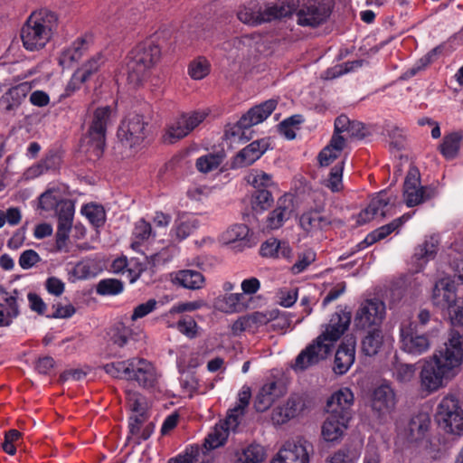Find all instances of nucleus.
I'll return each instance as SVG.
<instances>
[{"label": "nucleus", "instance_id": "obj_48", "mask_svg": "<svg viewBox=\"0 0 463 463\" xmlns=\"http://www.w3.org/2000/svg\"><path fill=\"white\" fill-rule=\"evenodd\" d=\"M238 19L244 24L258 25L266 23L264 11L253 12L251 9L243 7L237 14Z\"/></svg>", "mask_w": 463, "mask_h": 463}, {"label": "nucleus", "instance_id": "obj_42", "mask_svg": "<svg viewBox=\"0 0 463 463\" xmlns=\"http://www.w3.org/2000/svg\"><path fill=\"white\" fill-rule=\"evenodd\" d=\"M252 195L251 206L256 213L269 209L273 203V197L267 189H258Z\"/></svg>", "mask_w": 463, "mask_h": 463}, {"label": "nucleus", "instance_id": "obj_33", "mask_svg": "<svg viewBox=\"0 0 463 463\" xmlns=\"http://www.w3.org/2000/svg\"><path fill=\"white\" fill-rule=\"evenodd\" d=\"M133 364L134 358L121 362H112L104 364L103 370L106 372V373L114 378L130 381L131 376L133 375L131 374V367Z\"/></svg>", "mask_w": 463, "mask_h": 463}, {"label": "nucleus", "instance_id": "obj_26", "mask_svg": "<svg viewBox=\"0 0 463 463\" xmlns=\"http://www.w3.org/2000/svg\"><path fill=\"white\" fill-rule=\"evenodd\" d=\"M299 7V0H278L264 9L266 22L289 17Z\"/></svg>", "mask_w": 463, "mask_h": 463}, {"label": "nucleus", "instance_id": "obj_62", "mask_svg": "<svg viewBox=\"0 0 463 463\" xmlns=\"http://www.w3.org/2000/svg\"><path fill=\"white\" fill-rule=\"evenodd\" d=\"M316 259L313 251H307L298 256V260L292 266L293 273L298 274L305 270Z\"/></svg>", "mask_w": 463, "mask_h": 463}, {"label": "nucleus", "instance_id": "obj_21", "mask_svg": "<svg viewBox=\"0 0 463 463\" xmlns=\"http://www.w3.org/2000/svg\"><path fill=\"white\" fill-rule=\"evenodd\" d=\"M384 334L382 320H370L366 327V335L362 340V352L366 356L377 354L383 345Z\"/></svg>", "mask_w": 463, "mask_h": 463}, {"label": "nucleus", "instance_id": "obj_44", "mask_svg": "<svg viewBox=\"0 0 463 463\" xmlns=\"http://www.w3.org/2000/svg\"><path fill=\"white\" fill-rule=\"evenodd\" d=\"M438 241L433 237L425 241L423 244L419 245L414 252V258L417 260L429 261L435 258L437 254Z\"/></svg>", "mask_w": 463, "mask_h": 463}, {"label": "nucleus", "instance_id": "obj_54", "mask_svg": "<svg viewBox=\"0 0 463 463\" xmlns=\"http://www.w3.org/2000/svg\"><path fill=\"white\" fill-rule=\"evenodd\" d=\"M21 438V432L17 430H9L5 434V439L2 443V449L9 455H14L16 452L15 442Z\"/></svg>", "mask_w": 463, "mask_h": 463}, {"label": "nucleus", "instance_id": "obj_46", "mask_svg": "<svg viewBox=\"0 0 463 463\" xmlns=\"http://www.w3.org/2000/svg\"><path fill=\"white\" fill-rule=\"evenodd\" d=\"M72 221L61 220L58 219V227L56 232V243L55 248L57 251H61L65 250L67 246V241L69 239V234L71 230Z\"/></svg>", "mask_w": 463, "mask_h": 463}, {"label": "nucleus", "instance_id": "obj_2", "mask_svg": "<svg viewBox=\"0 0 463 463\" xmlns=\"http://www.w3.org/2000/svg\"><path fill=\"white\" fill-rule=\"evenodd\" d=\"M323 325L321 334L303 349L295 359L292 368L295 371H305L317 364L331 354L335 343L349 328L351 320H336Z\"/></svg>", "mask_w": 463, "mask_h": 463}, {"label": "nucleus", "instance_id": "obj_12", "mask_svg": "<svg viewBox=\"0 0 463 463\" xmlns=\"http://www.w3.org/2000/svg\"><path fill=\"white\" fill-rule=\"evenodd\" d=\"M313 447L303 438L287 441L271 463H308Z\"/></svg>", "mask_w": 463, "mask_h": 463}, {"label": "nucleus", "instance_id": "obj_30", "mask_svg": "<svg viewBox=\"0 0 463 463\" xmlns=\"http://www.w3.org/2000/svg\"><path fill=\"white\" fill-rule=\"evenodd\" d=\"M250 390L249 387H243L239 392L237 404L228 411L226 416V423L232 427H238L241 422V417L245 413V410L248 407L250 400Z\"/></svg>", "mask_w": 463, "mask_h": 463}, {"label": "nucleus", "instance_id": "obj_3", "mask_svg": "<svg viewBox=\"0 0 463 463\" xmlns=\"http://www.w3.org/2000/svg\"><path fill=\"white\" fill-rule=\"evenodd\" d=\"M57 26V15L49 10L33 13L21 29L24 48L35 51L43 48Z\"/></svg>", "mask_w": 463, "mask_h": 463}, {"label": "nucleus", "instance_id": "obj_55", "mask_svg": "<svg viewBox=\"0 0 463 463\" xmlns=\"http://www.w3.org/2000/svg\"><path fill=\"white\" fill-rule=\"evenodd\" d=\"M209 73V64L206 60L199 59L191 62L189 75L194 80H202Z\"/></svg>", "mask_w": 463, "mask_h": 463}, {"label": "nucleus", "instance_id": "obj_31", "mask_svg": "<svg viewBox=\"0 0 463 463\" xmlns=\"http://www.w3.org/2000/svg\"><path fill=\"white\" fill-rule=\"evenodd\" d=\"M385 304L379 298L364 300L358 308L354 318H383Z\"/></svg>", "mask_w": 463, "mask_h": 463}, {"label": "nucleus", "instance_id": "obj_15", "mask_svg": "<svg viewBox=\"0 0 463 463\" xmlns=\"http://www.w3.org/2000/svg\"><path fill=\"white\" fill-rule=\"evenodd\" d=\"M354 393L349 388H342L335 392L326 402V412L340 416L342 420L352 419Z\"/></svg>", "mask_w": 463, "mask_h": 463}, {"label": "nucleus", "instance_id": "obj_16", "mask_svg": "<svg viewBox=\"0 0 463 463\" xmlns=\"http://www.w3.org/2000/svg\"><path fill=\"white\" fill-rule=\"evenodd\" d=\"M430 426V415L426 412H419L410 419L402 431V436L408 443H418L425 439Z\"/></svg>", "mask_w": 463, "mask_h": 463}, {"label": "nucleus", "instance_id": "obj_11", "mask_svg": "<svg viewBox=\"0 0 463 463\" xmlns=\"http://www.w3.org/2000/svg\"><path fill=\"white\" fill-rule=\"evenodd\" d=\"M436 194L437 190L435 187L420 185V176L416 167L409 170L403 184V195L408 207L421 204L434 198Z\"/></svg>", "mask_w": 463, "mask_h": 463}, {"label": "nucleus", "instance_id": "obj_20", "mask_svg": "<svg viewBox=\"0 0 463 463\" xmlns=\"http://www.w3.org/2000/svg\"><path fill=\"white\" fill-rule=\"evenodd\" d=\"M395 404V393L390 385L382 384L374 389L371 406L379 418L390 413L394 409Z\"/></svg>", "mask_w": 463, "mask_h": 463}, {"label": "nucleus", "instance_id": "obj_49", "mask_svg": "<svg viewBox=\"0 0 463 463\" xmlns=\"http://www.w3.org/2000/svg\"><path fill=\"white\" fill-rule=\"evenodd\" d=\"M344 164V161H342L331 169L329 178L326 181V186L330 188L332 192H339L342 188Z\"/></svg>", "mask_w": 463, "mask_h": 463}, {"label": "nucleus", "instance_id": "obj_18", "mask_svg": "<svg viewBox=\"0 0 463 463\" xmlns=\"http://www.w3.org/2000/svg\"><path fill=\"white\" fill-rule=\"evenodd\" d=\"M285 393L286 387L281 382L269 381L263 384L258 392L254 401V408L257 411L263 412Z\"/></svg>", "mask_w": 463, "mask_h": 463}, {"label": "nucleus", "instance_id": "obj_64", "mask_svg": "<svg viewBox=\"0 0 463 463\" xmlns=\"http://www.w3.org/2000/svg\"><path fill=\"white\" fill-rule=\"evenodd\" d=\"M199 226L197 220H187L182 222L175 230V234L179 240L187 238Z\"/></svg>", "mask_w": 463, "mask_h": 463}, {"label": "nucleus", "instance_id": "obj_25", "mask_svg": "<svg viewBox=\"0 0 463 463\" xmlns=\"http://www.w3.org/2000/svg\"><path fill=\"white\" fill-rule=\"evenodd\" d=\"M301 409V399L292 395L288 397L285 404L273 410L271 420L274 424L282 425L296 417Z\"/></svg>", "mask_w": 463, "mask_h": 463}, {"label": "nucleus", "instance_id": "obj_4", "mask_svg": "<svg viewBox=\"0 0 463 463\" xmlns=\"http://www.w3.org/2000/svg\"><path fill=\"white\" fill-rule=\"evenodd\" d=\"M430 320H402L400 326L401 349L411 355L419 356L430 348V338L439 332L437 327L429 328Z\"/></svg>", "mask_w": 463, "mask_h": 463}, {"label": "nucleus", "instance_id": "obj_14", "mask_svg": "<svg viewBox=\"0 0 463 463\" xmlns=\"http://www.w3.org/2000/svg\"><path fill=\"white\" fill-rule=\"evenodd\" d=\"M331 14L326 4L308 3L297 12L298 24L301 26L317 27L326 21Z\"/></svg>", "mask_w": 463, "mask_h": 463}, {"label": "nucleus", "instance_id": "obj_39", "mask_svg": "<svg viewBox=\"0 0 463 463\" xmlns=\"http://www.w3.org/2000/svg\"><path fill=\"white\" fill-rule=\"evenodd\" d=\"M224 158V154L222 152L219 153H210L205 156L199 157L196 160V168L201 173H209L213 169H216L222 163Z\"/></svg>", "mask_w": 463, "mask_h": 463}, {"label": "nucleus", "instance_id": "obj_53", "mask_svg": "<svg viewBox=\"0 0 463 463\" xmlns=\"http://www.w3.org/2000/svg\"><path fill=\"white\" fill-rule=\"evenodd\" d=\"M269 143L267 139H259L252 141L244 147L246 152L251 156L252 161H257L269 148Z\"/></svg>", "mask_w": 463, "mask_h": 463}, {"label": "nucleus", "instance_id": "obj_61", "mask_svg": "<svg viewBox=\"0 0 463 463\" xmlns=\"http://www.w3.org/2000/svg\"><path fill=\"white\" fill-rule=\"evenodd\" d=\"M41 261L39 254L33 250H24L19 258V265L24 269H31L36 263Z\"/></svg>", "mask_w": 463, "mask_h": 463}, {"label": "nucleus", "instance_id": "obj_9", "mask_svg": "<svg viewBox=\"0 0 463 463\" xmlns=\"http://www.w3.org/2000/svg\"><path fill=\"white\" fill-rule=\"evenodd\" d=\"M277 105L278 100L271 99L254 106L236 124L226 127L225 137L229 138L238 137L240 139L244 135L243 129H249L252 126L264 121L274 111Z\"/></svg>", "mask_w": 463, "mask_h": 463}, {"label": "nucleus", "instance_id": "obj_63", "mask_svg": "<svg viewBox=\"0 0 463 463\" xmlns=\"http://www.w3.org/2000/svg\"><path fill=\"white\" fill-rule=\"evenodd\" d=\"M58 219L72 221L74 215V203L71 200H61L56 209Z\"/></svg>", "mask_w": 463, "mask_h": 463}, {"label": "nucleus", "instance_id": "obj_35", "mask_svg": "<svg viewBox=\"0 0 463 463\" xmlns=\"http://www.w3.org/2000/svg\"><path fill=\"white\" fill-rule=\"evenodd\" d=\"M102 62V55L99 53L96 54L74 72L72 81L86 82L92 74L99 71Z\"/></svg>", "mask_w": 463, "mask_h": 463}, {"label": "nucleus", "instance_id": "obj_43", "mask_svg": "<svg viewBox=\"0 0 463 463\" xmlns=\"http://www.w3.org/2000/svg\"><path fill=\"white\" fill-rule=\"evenodd\" d=\"M286 200L279 201L277 208H275L268 217L269 225L271 229H278L282 226L285 220L290 217L291 210L284 205Z\"/></svg>", "mask_w": 463, "mask_h": 463}, {"label": "nucleus", "instance_id": "obj_28", "mask_svg": "<svg viewBox=\"0 0 463 463\" xmlns=\"http://www.w3.org/2000/svg\"><path fill=\"white\" fill-rule=\"evenodd\" d=\"M332 222L329 217L321 215L319 209L304 213L299 218V224L306 232L326 229Z\"/></svg>", "mask_w": 463, "mask_h": 463}, {"label": "nucleus", "instance_id": "obj_1", "mask_svg": "<svg viewBox=\"0 0 463 463\" xmlns=\"http://www.w3.org/2000/svg\"><path fill=\"white\" fill-rule=\"evenodd\" d=\"M451 330L444 347L422 360L420 388L427 395L443 388L463 363V320H450Z\"/></svg>", "mask_w": 463, "mask_h": 463}, {"label": "nucleus", "instance_id": "obj_10", "mask_svg": "<svg viewBox=\"0 0 463 463\" xmlns=\"http://www.w3.org/2000/svg\"><path fill=\"white\" fill-rule=\"evenodd\" d=\"M148 121L140 114H128L118 129V137L130 147L139 146L149 133Z\"/></svg>", "mask_w": 463, "mask_h": 463}, {"label": "nucleus", "instance_id": "obj_36", "mask_svg": "<svg viewBox=\"0 0 463 463\" xmlns=\"http://www.w3.org/2000/svg\"><path fill=\"white\" fill-rule=\"evenodd\" d=\"M463 136L460 132H452L446 135L443 142L439 145L440 153L447 159H453L457 156Z\"/></svg>", "mask_w": 463, "mask_h": 463}, {"label": "nucleus", "instance_id": "obj_13", "mask_svg": "<svg viewBox=\"0 0 463 463\" xmlns=\"http://www.w3.org/2000/svg\"><path fill=\"white\" fill-rule=\"evenodd\" d=\"M136 320H118L107 332L109 340L119 347L128 341H138L143 337L142 328L135 324Z\"/></svg>", "mask_w": 463, "mask_h": 463}, {"label": "nucleus", "instance_id": "obj_40", "mask_svg": "<svg viewBox=\"0 0 463 463\" xmlns=\"http://www.w3.org/2000/svg\"><path fill=\"white\" fill-rule=\"evenodd\" d=\"M61 162V156L55 151H50L43 160L31 168V171L33 175H39L46 171L57 169L60 166Z\"/></svg>", "mask_w": 463, "mask_h": 463}, {"label": "nucleus", "instance_id": "obj_60", "mask_svg": "<svg viewBox=\"0 0 463 463\" xmlns=\"http://www.w3.org/2000/svg\"><path fill=\"white\" fill-rule=\"evenodd\" d=\"M60 201L61 200H59L55 195H53L52 191L47 190L39 197V207L44 211H51L54 208L57 209Z\"/></svg>", "mask_w": 463, "mask_h": 463}, {"label": "nucleus", "instance_id": "obj_32", "mask_svg": "<svg viewBox=\"0 0 463 463\" xmlns=\"http://www.w3.org/2000/svg\"><path fill=\"white\" fill-rule=\"evenodd\" d=\"M237 427H232L226 423V419L216 424L214 428L209 432L205 439L204 446L209 449H216L222 446L226 441L229 430H234Z\"/></svg>", "mask_w": 463, "mask_h": 463}, {"label": "nucleus", "instance_id": "obj_19", "mask_svg": "<svg viewBox=\"0 0 463 463\" xmlns=\"http://www.w3.org/2000/svg\"><path fill=\"white\" fill-rule=\"evenodd\" d=\"M356 341L354 336H346L338 346L334 361V372L336 374H345L354 364L355 359Z\"/></svg>", "mask_w": 463, "mask_h": 463}, {"label": "nucleus", "instance_id": "obj_7", "mask_svg": "<svg viewBox=\"0 0 463 463\" xmlns=\"http://www.w3.org/2000/svg\"><path fill=\"white\" fill-rule=\"evenodd\" d=\"M261 298L244 296V294H225L214 300L213 307L215 309L225 314H235L252 311L240 318H263L269 316V318H278L279 310L272 309L270 311H255L260 307Z\"/></svg>", "mask_w": 463, "mask_h": 463}, {"label": "nucleus", "instance_id": "obj_57", "mask_svg": "<svg viewBox=\"0 0 463 463\" xmlns=\"http://www.w3.org/2000/svg\"><path fill=\"white\" fill-rule=\"evenodd\" d=\"M205 115L200 112H193L191 114H182L181 123L185 124V131L187 134L192 132L200 123L203 121Z\"/></svg>", "mask_w": 463, "mask_h": 463}, {"label": "nucleus", "instance_id": "obj_29", "mask_svg": "<svg viewBox=\"0 0 463 463\" xmlns=\"http://www.w3.org/2000/svg\"><path fill=\"white\" fill-rule=\"evenodd\" d=\"M291 253L292 250L288 243L276 238H269L265 241L260 249V254L264 258H279L282 256L285 259H288Z\"/></svg>", "mask_w": 463, "mask_h": 463}, {"label": "nucleus", "instance_id": "obj_6", "mask_svg": "<svg viewBox=\"0 0 463 463\" xmlns=\"http://www.w3.org/2000/svg\"><path fill=\"white\" fill-rule=\"evenodd\" d=\"M160 57L161 49L153 41L137 44L128 56V80L134 85L141 83L146 71L160 60Z\"/></svg>", "mask_w": 463, "mask_h": 463}, {"label": "nucleus", "instance_id": "obj_59", "mask_svg": "<svg viewBox=\"0 0 463 463\" xmlns=\"http://www.w3.org/2000/svg\"><path fill=\"white\" fill-rule=\"evenodd\" d=\"M409 218H410V214H404L402 217H399V218L393 220L390 223L376 229V232L378 233V238H380L381 240L384 239L389 234H391L392 232H394L399 227H401Z\"/></svg>", "mask_w": 463, "mask_h": 463}, {"label": "nucleus", "instance_id": "obj_34", "mask_svg": "<svg viewBox=\"0 0 463 463\" xmlns=\"http://www.w3.org/2000/svg\"><path fill=\"white\" fill-rule=\"evenodd\" d=\"M235 463H262L265 458V449L259 444H250L236 453Z\"/></svg>", "mask_w": 463, "mask_h": 463}, {"label": "nucleus", "instance_id": "obj_24", "mask_svg": "<svg viewBox=\"0 0 463 463\" xmlns=\"http://www.w3.org/2000/svg\"><path fill=\"white\" fill-rule=\"evenodd\" d=\"M350 420H342L339 414L327 413L322 425V437L327 442L339 441L347 430Z\"/></svg>", "mask_w": 463, "mask_h": 463}, {"label": "nucleus", "instance_id": "obj_56", "mask_svg": "<svg viewBox=\"0 0 463 463\" xmlns=\"http://www.w3.org/2000/svg\"><path fill=\"white\" fill-rule=\"evenodd\" d=\"M185 124L181 123V116L176 121L167 128L165 138L173 143L176 140L182 139L188 134L185 131Z\"/></svg>", "mask_w": 463, "mask_h": 463}, {"label": "nucleus", "instance_id": "obj_27", "mask_svg": "<svg viewBox=\"0 0 463 463\" xmlns=\"http://www.w3.org/2000/svg\"><path fill=\"white\" fill-rule=\"evenodd\" d=\"M443 291V300L449 312V318H463V298H458L454 291V285L449 282H440Z\"/></svg>", "mask_w": 463, "mask_h": 463}, {"label": "nucleus", "instance_id": "obj_58", "mask_svg": "<svg viewBox=\"0 0 463 463\" xmlns=\"http://www.w3.org/2000/svg\"><path fill=\"white\" fill-rule=\"evenodd\" d=\"M250 229L245 224L233 225L229 231V238L232 241H242L243 245H248L249 240L247 239Z\"/></svg>", "mask_w": 463, "mask_h": 463}, {"label": "nucleus", "instance_id": "obj_52", "mask_svg": "<svg viewBox=\"0 0 463 463\" xmlns=\"http://www.w3.org/2000/svg\"><path fill=\"white\" fill-rule=\"evenodd\" d=\"M164 303L161 301H156V299H149L146 303H142L137 306L130 318H142L148 314H150L153 310L157 309L158 307H163Z\"/></svg>", "mask_w": 463, "mask_h": 463}, {"label": "nucleus", "instance_id": "obj_37", "mask_svg": "<svg viewBox=\"0 0 463 463\" xmlns=\"http://www.w3.org/2000/svg\"><path fill=\"white\" fill-rule=\"evenodd\" d=\"M176 281L185 288H201L204 282V278L199 271L192 269L180 270L175 277Z\"/></svg>", "mask_w": 463, "mask_h": 463}, {"label": "nucleus", "instance_id": "obj_8", "mask_svg": "<svg viewBox=\"0 0 463 463\" xmlns=\"http://www.w3.org/2000/svg\"><path fill=\"white\" fill-rule=\"evenodd\" d=\"M435 420L444 432L463 435V403L457 395L449 393L438 404Z\"/></svg>", "mask_w": 463, "mask_h": 463}, {"label": "nucleus", "instance_id": "obj_23", "mask_svg": "<svg viewBox=\"0 0 463 463\" xmlns=\"http://www.w3.org/2000/svg\"><path fill=\"white\" fill-rule=\"evenodd\" d=\"M130 381H136L144 388H151L156 382V375L151 363L143 358L134 357V364L131 367Z\"/></svg>", "mask_w": 463, "mask_h": 463}, {"label": "nucleus", "instance_id": "obj_50", "mask_svg": "<svg viewBox=\"0 0 463 463\" xmlns=\"http://www.w3.org/2000/svg\"><path fill=\"white\" fill-rule=\"evenodd\" d=\"M169 327H175L180 333L189 338H194L197 335L198 326L196 320H176L168 325Z\"/></svg>", "mask_w": 463, "mask_h": 463}, {"label": "nucleus", "instance_id": "obj_5", "mask_svg": "<svg viewBox=\"0 0 463 463\" xmlns=\"http://www.w3.org/2000/svg\"><path fill=\"white\" fill-rule=\"evenodd\" d=\"M111 109L109 106L98 108L86 135L80 139V150L88 159L97 160L103 155L106 130L110 118Z\"/></svg>", "mask_w": 463, "mask_h": 463}, {"label": "nucleus", "instance_id": "obj_51", "mask_svg": "<svg viewBox=\"0 0 463 463\" xmlns=\"http://www.w3.org/2000/svg\"><path fill=\"white\" fill-rule=\"evenodd\" d=\"M152 228L149 222H146L144 219H141L136 223L133 234L136 239H137V241H134L131 244V247L133 249H136L137 246L140 245V242L147 240L149 236L151 235Z\"/></svg>", "mask_w": 463, "mask_h": 463}, {"label": "nucleus", "instance_id": "obj_22", "mask_svg": "<svg viewBox=\"0 0 463 463\" xmlns=\"http://www.w3.org/2000/svg\"><path fill=\"white\" fill-rule=\"evenodd\" d=\"M390 198L386 196L384 191L381 192L376 197L372 199L369 205L363 210L356 219L357 225H363L373 219V217L380 212L382 217H385L388 213V207H392Z\"/></svg>", "mask_w": 463, "mask_h": 463}, {"label": "nucleus", "instance_id": "obj_17", "mask_svg": "<svg viewBox=\"0 0 463 463\" xmlns=\"http://www.w3.org/2000/svg\"><path fill=\"white\" fill-rule=\"evenodd\" d=\"M31 86L27 82L10 88L0 98V111L6 116H15L16 110L25 99Z\"/></svg>", "mask_w": 463, "mask_h": 463}, {"label": "nucleus", "instance_id": "obj_38", "mask_svg": "<svg viewBox=\"0 0 463 463\" xmlns=\"http://www.w3.org/2000/svg\"><path fill=\"white\" fill-rule=\"evenodd\" d=\"M416 371L415 364L397 363L393 366V377L398 383L407 384L415 379Z\"/></svg>", "mask_w": 463, "mask_h": 463}, {"label": "nucleus", "instance_id": "obj_47", "mask_svg": "<svg viewBox=\"0 0 463 463\" xmlns=\"http://www.w3.org/2000/svg\"><path fill=\"white\" fill-rule=\"evenodd\" d=\"M303 122L301 115H293L278 125V129L286 138L291 140L296 137L295 128L298 129L299 125Z\"/></svg>", "mask_w": 463, "mask_h": 463}, {"label": "nucleus", "instance_id": "obj_41", "mask_svg": "<svg viewBox=\"0 0 463 463\" xmlns=\"http://www.w3.org/2000/svg\"><path fill=\"white\" fill-rule=\"evenodd\" d=\"M124 284L118 279H101L96 286V292L100 296H114L121 293Z\"/></svg>", "mask_w": 463, "mask_h": 463}, {"label": "nucleus", "instance_id": "obj_45", "mask_svg": "<svg viewBox=\"0 0 463 463\" xmlns=\"http://www.w3.org/2000/svg\"><path fill=\"white\" fill-rule=\"evenodd\" d=\"M82 214H84L90 223L99 228L105 222V211L104 208L97 204H86L81 209Z\"/></svg>", "mask_w": 463, "mask_h": 463}]
</instances>
